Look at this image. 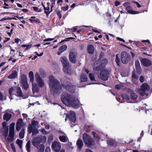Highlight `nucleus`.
Listing matches in <instances>:
<instances>
[{"label":"nucleus","instance_id":"14","mask_svg":"<svg viewBox=\"0 0 152 152\" xmlns=\"http://www.w3.org/2000/svg\"><path fill=\"white\" fill-rule=\"evenodd\" d=\"M52 147L56 152H58L61 148L60 143L58 142H54L52 145Z\"/></svg>","mask_w":152,"mask_h":152},{"label":"nucleus","instance_id":"4","mask_svg":"<svg viewBox=\"0 0 152 152\" xmlns=\"http://www.w3.org/2000/svg\"><path fill=\"white\" fill-rule=\"evenodd\" d=\"M15 123H12L10 125L8 136L5 138V140L7 143L12 142L15 139Z\"/></svg>","mask_w":152,"mask_h":152},{"label":"nucleus","instance_id":"35","mask_svg":"<svg viewBox=\"0 0 152 152\" xmlns=\"http://www.w3.org/2000/svg\"><path fill=\"white\" fill-rule=\"evenodd\" d=\"M67 48V46L66 45H64L61 46L59 49V50L61 53L65 50Z\"/></svg>","mask_w":152,"mask_h":152},{"label":"nucleus","instance_id":"61","mask_svg":"<svg viewBox=\"0 0 152 152\" xmlns=\"http://www.w3.org/2000/svg\"><path fill=\"white\" fill-rule=\"evenodd\" d=\"M20 41V40L18 38H16L15 39V42L17 44H18Z\"/></svg>","mask_w":152,"mask_h":152},{"label":"nucleus","instance_id":"2","mask_svg":"<svg viewBox=\"0 0 152 152\" xmlns=\"http://www.w3.org/2000/svg\"><path fill=\"white\" fill-rule=\"evenodd\" d=\"M49 84L52 93L55 94L60 92L61 87L59 82L52 75L49 77Z\"/></svg>","mask_w":152,"mask_h":152},{"label":"nucleus","instance_id":"39","mask_svg":"<svg viewBox=\"0 0 152 152\" xmlns=\"http://www.w3.org/2000/svg\"><path fill=\"white\" fill-rule=\"evenodd\" d=\"M16 143L18 145L20 148L21 149L22 147V145L23 143L22 141L19 139H18L16 141Z\"/></svg>","mask_w":152,"mask_h":152},{"label":"nucleus","instance_id":"36","mask_svg":"<svg viewBox=\"0 0 152 152\" xmlns=\"http://www.w3.org/2000/svg\"><path fill=\"white\" fill-rule=\"evenodd\" d=\"M21 79L22 83L27 82V76L25 74L21 75Z\"/></svg>","mask_w":152,"mask_h":152},{"label":"nucleus","instance_id":"40","mask_svg":"<svg viewBox=\"0 0 152 152\" xmlns=\"http://www.w3.org/2000/svg\"><path fill=\"white\" fill-rule=\"evenodd\" d=\"M23 86L25 90L27 89L28 87V85L27 82L22 83Z\"/></svg>","mask_w":152,"mask_h":152},{"label":"nucleus","instance_id":"41","mask_svg":"<svg viewBox=\"0 0 152 152\" xmlns=\"http://www.w3.org/2000/svg\"><path fill=\"white\" fill-rule=\"evenodd\" d=\"M39 124V122L37 121H35V120H33L31 122V125L33 127H35L37 126Z\"/></svg>","mask_w":152,"mask_h":152},{"label":"nucleus","instance_id":"34","mask_svg":"<svg viewBox=\"0 0 152 152\" xmlns=\"http://www.w3.org/2000/svg\"><path fill=\"white\" fill-rule=\"evenodd\" d=\"M7 123L5 122H3L2 123V128L4 130H8L9 126L7 125Z\"/></svg>","mask_w":152,"mask_h":152},{"label":"nucleus","instance_id":"58","mask_svg":"<svg viewBox=\"0 0 152 152\" xmlns=\"http://www.w3.org/2000/svg\"><path fill=\"white\" fill-rule=\"evenodd\" d=\"M57 13L59 18H61V15L60 12L59 11H58L57 12Z\"/></svg>","mask_w":152,"mask_h":152},{"label":"nucleus","instance_id":"64","mask_svg":"<svg viewBox=\"0 0 152 152\" xmlns=\"http://www.w3.org/2000/svg\"><path fill=\"white\" fill-rule=\"evenodd\" d=\"M45 152H50V148L49 147L46 148Z\"/></svg>","mask_w":152,"mask_h":152},{"label":"nucleus","instance_id":"6","mask_svg":"<svg viewBox=\"0 0 152 152\" xmlns=\"http://www.w3.org/2000/svg\"><path fill=\"white\" fill-rule=\"evenodd\" d=\"M38 139L37 138H33L32 140V144L37 148L39 152H43L45 149L44 146L42 144H39L40 142L39 141L37 142L38 140Z\"/></svg>","mask_w":152,"mask_h":152},{"label":"nucleus","instance_id":"51","mask_svg":"<svg viewBox=\"0 0 152 152\" xmlns=\"http://www.w3.org/2000/svg\"><path fill=\"white\" fill-rule=\"evenodd\" d=\"M132 81H134V79H137V78H138L137 76L135 75V73L134 72H132Z\"/></svg>","mask_w":152,"mask_h":152},{"label":"nucleus","instance_id":"26","mask_svg":"<svg viewBox=\"0 0 152 152\" xmlns=\"http://www.w3.org/2000/svg\"><path fill=\"white\" fill-rule=\"evenodd\" d=\"M12 117V115L7 112H6L3 115V119L4 120L8 121H9Z\"/></svg>","mask_w":152,"mask_h":152},{"label":"nucleus","instance_id":"32","mask_svg":"<svg viewBox=\"0 0 152 152\" xmlns=\"http://www.w3.org/2000/svg\"><path fill=\"white\" fill-rule=\"evenodd\" d=\"M88 77L86 75L82 74L80 76V80L81 82H85L87 81Z\"/></svg>","mask_w":152,"mask_h":152},{"label":"nucleus","instance_id":"62","mask_svg":"<svg viewBox=\"0 0 152 152\" xmlns=\"http://www.w3.org/2000/svg\"><path fill=\"white\" fill-rule=\"evenodd\" d=\"M41 132L44 134H46L47 133V132L46 130L44 129H42L41 130Z\"/></svg>","mask_w":152,"mask_h":152},{"label":"nucleus","instance_id":"54","mask_svg":"<svg viewBox=\"0 0 152 152\" xmlns=\"http://www.w3.org/2000/svg\"><path fill=\"white\" fill-rule=\"evenodd\" d=\"M121 2L118 1L116 0L115 2V5L116 7L119 6Z\"/></svg>","mask_w":152,"mask_h":152},{"label":"nucleus","instance_id":"23","mask_svg":"<svg viewBox=\"0 0 152 152\" xmlns=\"http://www.w3.org/2000/svg\"><path fill=\"white\" fill-rule=\"evenodd\" d=\"M33 138H38V140L37 141V142L38 141L40 142V143H45L46 142V137L45 136H37V137H34Z\"/></svg>","mask_w":152,"mask_h":152},{"label":"nucleus","instance_id":"8","mask_svg":"<svg viewBox=\"0 0 152 152\" xmlns=\"http://www.w3.org/2000/svg\"><path fill=\"white\" fill-rule=\"evenodd\" d=\"M83 140L85 144L88 146L91 145H94V142L89 136L86 133H84L83 135Z\"/></svg>","mask_w":152,"mask_h":152},{"label":"nucleus","instance_id":"31","mask_svg":"<svg viewBox=\"0 0 152 152\" xmlns=\"http://www.w3.org/2000/svg\"><path fill=\"white\" fill-rule=\"evenodd\" d=\"M88 52L90 54H92L94 50V46L91 45H88Z\"/></svg>","mask_w":152,"mask_h":152},{"label":"nucleus","instance_id":"53","mask_svg":"<svg viewBox=\"0 0 152 152\" xmlns=\"http://www.w3.org/2000/svg\"><path fill=\"white\" fill-rule=\"evenodd\" d=\"M10 146L13 152H16V148L14 146V144L13 143H11Z\"/></svg>","mask_w":152,"mask_h":152},{"label":"nucleus","instance_id":"56","mask_svg":"<svg viewBox=\"0 0 152 152\" xmlns=\"http://www.w3.org/2000/svg\"><path fill=\"white\" fill-rule=\"evenodd\" d=\"M140 80L141 83H143L144 81V78L143 76H141L140 78Z\"/></svg>","mask_w":152,"mask_h":152},{"label":"nucleus","instance_id":"45","mask_svg":"<svg viewBox=\"0 0 152 152\" xmlns=\"http://www.w3.org/2000/svg\"><path fill=\"white\" fill-rule=\"evenodd\" d=\"M107 142L108 145L111 146L113 145L114 143V142L113 140H108L107 141Z\"/></svg>","mask_w":152,"mask_h":152},{"label":"nucleus","instance_id":"55","mask_svg":"<svg viewBox=\"0 0 152 152\" xmlns=\"http://www.w3.org/2000/svg\"><path fill=\"white\" fill-rule=\"evenodd\" d=\"M69 7L68 5H66L65 7H62V9L64 11H66L68 9Z\"/></svg>","mask_w":152,"mask_h":152},{"label":"nucleus","instance_id":"37","mask_svg":"<svg viewBox=\"0 0 152 152\" xmlns=\"http://www.w3.org/2000/svg\"><path fill=\"white\" fill-rule=\"evenodd\" d=\"M30 144L31 142L29 140L28 142L26 145V149L28 152H30Z\"/></svg>","mask_w":152,"mask_h":152},{"label":"nucleus","instance_id":"46","mask_svg":"<svg viewBox=\"0 0 152 152\" xmlns=\"http://www.w3.org/2000/svg\"><path fill=\"white\" fill-rule=\"evenodd\" d=\"M115 61L118 66L119 65V63L120 62L119 58L118 57V55L117 54L116 55Z\"/></svg>","mask_w":152,"mask_h":152},{"label":"nucleus","instance_id":"33","mask_svg":"<svg viewBox=\"0 0 152 152\" xmlns=\"http://www.w3.org/2000/svg\"><path fill=\"white\" fill-rule=\"evenodd\" d=\"M52 7L50 10V8L49 7H45V12L47 15H49L50 13L52 11Z\"/></svg>","mask_w":152,"mask_h":152},{"label":"nucleus","instance_id":"3","mask_svg":"<svg viewBox=\"0 0 152 152\" xmlns=\"http://www.w3.org/2000/svg\"><path fill=\"white\" fill-rule=\"evenodd\" d=\"M69 80L66 77H64L61 79V81L62 86L66 90L71 92H74L75 87L70 84Z\"/></svg>","mask_w":152,"mask_h":152},{"label":"nucleus","instance_id":"9","mask_svg":"<svg viewBox=\"0 0 152 152\" xmlns=\"http://www.w3.org/2000/svg\"><path fill=\"white\" fill-rule=\"evenodd\" d=\"M66 118L65 119L66 121L67 119L69 120L70 122H74L76 121V118L75 113L71 111L69 112L68 114H66Z\"/></svg>","mask_w":152,"mask_h":152},{"label":"nucleus","instance_id":"17","mask_svg":"<svg viewBox=\"0 0 152 152\" xmlns=\"http://www.w3.org/2000/svg\"><path fill=\"white\" fill-rule=\"evenodd\" d=\"M141 63L145 66H150L151 64V61L148 59L143 58L141 61Z\"/></svg>","mask_w":152,"mask_h":152},{"label":"nucleus","instance_id":"49","mask_svg":"<svg viewBox=\"0 0 152 152\" xmlns=\"http://www.w3.org/2000/svg\"><path fill=\"white\" fill-rule=\"evenodd\" d=\"M76 57L69 58L71 62L75 64L76 63Z\"/></svg>","mask_w":152,"mask_h":152},{"label":"nucleus","instance_id":"24","mask_svg":"<svg viewBox=\"0 0 152 152\" xmlns=\"http://www.w3.org/2000/svg\"><path fill=\"white\" fill-rule=\"evenodd\" d=\"M126 10L129 13L132 14H135L139 13L138 12L133 11L132 8L130 6L126 7Z\"/></svg>","mask_w":152,"mask_h":152},{"label":"nucleus","instance_id":"5","mask_svg":"<svg viewBox=\"0 0 152 152\" xmlns=\"http://www.w3.org/2000/svg\"><path fill=\"white\" fill-rule=\"evenodd\" d=\"M107 63V59L100 58L98 61L94 63L93 66V69L95 71L99 70L101 67H104Z\"/></svg>","mask_w":152,"mask_h":152},{"label":"nucleus","instance_id":"43","mask_svg":"<svg viewBox=\"0 0 152 152\" xmlns=\"http://www.w3.org/2000/svg\"><path fill=\"white\" fill-rule=\"evenodd\" d=\"M8 130H5L2 131V132L3 133V135L5 137V138H6V137L8 136Z\"/></svg>","mask_w":152,"mask_h":152},{"label":"nucleus","instance_id":"19","mask_svg":"<svg viewBox=\"0 0 152 152\" xmlns=\"http://www.w3.org/2000/svg\"><path fill=\"white\" fill-rule=\"evenodd\" d=\"M128 91L131 94V99L135 100L137 99V94L134 93V91L130 89L129 88L127 89Z\"/></svg>","mask_w":152,"mask_h":152},{"label":"nucleus","instance_id":"1","mask_svg":"<svg viewBox=\"0 0 152 152\" xmlns=\"http://www.w3.org/2000/svg\"><path fill=\"white\" fill-rule=\"evenodd\" d=\"M61 99L64 104L69 107L75 109L78 108L80 107L79 100L73 94L64 92L61 96Z\"/></svg>","mask_w":152,"mask_h":152},{"label":"nucleus","instance_id":"42","mask_svg":"<svg viewBox=\"0 0 152 152\" xmlns=\"http://www.w3.org/2000/svg\"><path fill=\"white\" fill-rule=\"evenodd\" d=\"M76 54L75 53H73L72 51L70 52L69 58L76 57Z\"/></svg>","mask_w":152,"mask_h":152},{"label":"nucleus","instance_id":"30","mask_svg":"<svg viewBox=\"0 0 152 152\" xmlns=\"http://www.w3.org/2000/svg\"><path fill=\"white\" fill-rule=\"evenodd\" d=\"M77 145L78 148L80 150L83 145V142L82 140L80 139L78 140L77 142Z\"/></svg>","mask_w":152,"mask_h":152},{"label":"nucleus","instance_id":"60","mask_svg":"<svg viewBox=\"0 0 152 152\" xmlns=\"http://www.w3.org/2000/svg\"><path fill=\"white\" fill-rule=\"evenodd\" d=\"M129 2H125V3H124L123 5L125 7H127V6H129Z\"/></svg>","mask_w":152,"mask_h":152},{"label":"nucleus","instance_id":"44","mask_svg":"<svg viewBox=\"0 0 152 152\" xmlns=\"http://www.w3.org/2000/svg\"><path fill=\"white\" fill-rule=\"evenodd\" d=\"M122 97L124 99H125L127 100H129L130 99L129 96L126 94H122Z\"/></svg>","mask_w":152,"mask_h":152},{"label":"nucleus","instance_id":"13","mask_svg":"<svg viewBox=\"0 0 152 152\" xmlns=\"http://www.w3.org/2000/svg\"><path fill=\"white\" fill-rule=\"evenodd\" d=\"M99 76L102 80H107L108 79V72L107 70H103L101 72Z\"/></svg>","mask_w":152,"mask_h":152},{"label":"nucleus","instance_id":"21","mask_svg":"<svg viewBox=\"0 0 152 152\" xmlns=\"http://www.w3.org/2000/svg\"><path fill=\"white\" fill-rule=\"evenodd\" d=\"M15 95L18 97H23V95L20 88L19 87H16Z\"/></svg>","mask_w":152,"mask_h":152},{"label":"nucleus","instance_id":"63","mask_svg":"<svg viewBox=\"0 0 152 152\" xmlns=\"http://www.w3.org/2000/svg\"><path fill=\"white\" fill-rule=\"evenodd\" d=\"M3 99V94L0 92V100H2Z\"/></svg>","mask_w":152,"mask_h":152},{"label":"nucleus","instance_id":"28","mask_svg":"<svg viewBox=\"0 0 152 152\" xmlns=\"http://www.w3.org/2000/svg\"><path fill=\"white\" fill-rule=\"evenodd\" d=\"M17 76V72L16 71H13L12 74L7 77L9 79H13L15 78Z\"/></svg>","mask_w":152,"mask_h":152},{"label":"nucleus","instance_id":"47","mask_svg":"<svg viewBox=\"0 0 152 152\" xmlns=\"http://www.w3.org/2000/svg\"><path fill=\"white\" fill-rule=\"evenodd\" d=\"M33 10L34 11L36 12H41V9H39L37 7H32Z\"/></svg>","mask_w":152,"mask_h":152},{"label":"nucleus","instance_id":"22","mask_svg":"<svg viewBox=\"0 0 152 152\" xmlns=\"http://www.w3.org/2000/svg\"><path fill=\"white\" fill-rule=\"evenodd\" d=\"M32 90L34 94L35 93H38L39 91V88L38 87L37 84L36 83H32Z\"/></svg>","mask_w":152,"mask_h":152},{"label":"nucleus","instance_id":"15","mask_svg":"<svg viewBox=\"0 0 152 152\" xmlns=\"http://www.w3.org/2000/svg\"><path fill=\"white\" fill-rule=\"evenodd\" d=\"M24 123H23V119L21 118L19 119L16 123V129L17 131H19L21 128L23 126Z\"/></svg>","mask_w":152,"mask_h":152},{"label":"nucleus","instance_id":"7","mask_svg":"<svg viewBox=\"0 0 152 152\" xmlns=\"http://www.w3.org/2000/svg\"><path fill=\"white\" fill-rule=\"evenodd\" d=\"M149 89V87L148 85L146 83L142 84L140 89L138 90V88L135 89L136 92H138L142 96H144L146 92Z\"/></svg>","mask_w":152,"mask_h":152},{"label":"nucleus","instance_id":"12","mask_svg":"<svg viewBox=\"0 0 152 152\" xmlns=\"http://www.w3.org/2000/svg\"><path fill=\"white\" fill-rule=\"evenodd\" d=\"M121 60L123 64H126L128 61L129 57L127 52L124 51L121 53Z\"/></svg>","mask_w":152,"mask_h":152},{"label":"nucleus","instance_id":"57","mask_svg":"<svg viewBox=\"0 0 152 152\" xmlns=\"http://www.w3.org/2000/svg\"><path fill=\"white\" fill-rule=\"evenodd\" d=\"M54 40L53 38H47V39H44L43 41L44 42L51 41Z\"/></svg>","mask_w":152,"mask_h":152},{"label":"nucleus","instance_id":"25","mask_svg":"<svg viewBox=\"0 0 152 152\" xmlns=\"http://www.w3.org/2000/svg\"><path fill=\"white\" fill-rule=\"evenodd\" d=\"M135 65L137 71L138 73L141 72V67L139 61L138 60H136L135 61Z\"/></svg>","mask_w":152,"mask_h":152},{"label":"nucleus","instance_id":"20","mask_svg":"<svg viewBox=\"0 0 152 152\" xmlns=\"http://www.w3.org/2000/svg\"><path fill=\"white\" fill-rule=\"evenodd\" d=\"M16 87H12L10 88L9 90V93L10 95V96H9V98L11 99H13L12 96L13 95H15V93Z\"/></svg>","mask_w":152,"mask_h":152},{"label":"nucleus","instance_id":"59","mask_svg":"<svg viewBox=\"0 0 152 152\" xmlns=\"http://www.w3.org/2000/svg\"><path fill=\"white\" fill-rule=\"evenodd\" d=\"M51 3H52V8H53V6L55 4V3L56 2L55 0H50Z\"/></svg>","mask_w":152,"mask_h":152},{"label":"nucleus","instance_id":"29","mask_svg":"<svg viewBox=\"0 0 152 152\" xmlns=\"http://www.w3.org/2000/svg\"><path fill=\"white\" fill-rule=\"evenodd\" d=\"M28 76L30 79V81L32 83H34V73L33 71H31L28 73Z\"/></svg>","mask_w":152,"mask_h":152},{"label":"nucleus","instance_id":"11","mask_svg":"<svg viewBox=\"0 0 152 152\" xmlns=\"http://www.w3.org/2000/svg\"><path fill=\"white\" fill-rule=\"evenodd\" d=\"M28 132L29 134L32 133L33 136L37 135L39 132L38 129L35 127L32 126L31 124L29 125L28 128Z\"/></svg>","mask_w":152,"mask_h":152},{"label":"nucleus","instance_id":"27","mask_svg":"<svg viewBox=\"0 0 152 152\" xmlns=\"http://www.w3.org/2000/svg\"><path fill=\"white\" fill-rule=\"evenodd\" d=\"M59 138V140L62 142H65L68 140V138L66 136L65 134H64L63 135L60 136Z\"/></svg>","mask_w":152,"mask_h":152},{"label":"nucleus","instance_id":"50","mask_svg":"<svg viewBox=\"0 0 152 152\" xmlns=\"http://www.w3.org/2000/svg\"><path fill=\"white\" fill-rule=\"evenodd\" d=\"M89 75L90 80H94L95 79V77L93 74L91 73H89Z\"/></svg>","mask_w":152,"mask_h":152},{"label":"nucleus","instance_id":"18","mask_svg":"<svg viewBox=\"0 0 152 152\" xmlns=\"http://www.w3.org/2000/svg\"><path fill=\"white\" fill-rule=\"evenodd\" d=\"M61 61L63 66V67L69 65L68 60L65 57H63L61 58Z\"/></svg>","mask_w":152,"mask_h":152},{"label":"nucleus","instance_id":"48","mask_svg":"<svg viewBox=\"0 0 152 152\" xmlns=\"http://www.w3.org/2000/svg\"><path fill=\"white\" fill-rule=\"evenodd\" d=\"M123 87V85L121 84L116 85L115 86L116 88L118 89H121Z\"/></svg>","mask_w":152,"mask_h":152},{"label":"nucleus","instance_id":"38","mask_svg":"<svg viewBox=\"0 0 152 152\" xmlns=\"http://www.w3.org/2000/svg\"><path fill=\"white\" fill-rule=\"evenodd\" d=\"M25 134V131L24 129H23L21 130L20 131L19 134V137L20 138H23L24 137Z\"/></svg>","mask_w":152,"mask_h":152},{"label":"nucleus","instance_id":"16","mask_svg":"<svg viewBox=\"0 0 152 152\" xmlns=\"http://www.w3.org/2000/svg\"><path fill=\"white\" fill-rule=\"evenodd\" d=\"M63 71L69 75H71L73 73L71 65H69L63 68Z\"/></svg>","mask_w":152,"mask_h":152},{"label":"nucleus","instance_id":"10","mask_svg":"<svg viewBox=\"0 0 152 152\" xmlns=\"http://www.w3.org/2000/svg\"><path fill=\"white\" fill-rule=\"evenodd\" d=\"M36 81L39 87H42L44 86L45 83L43 80L41 78L39 74L37 73L35 74Z\"/></svg>","mask_w":152,"mask_h":152},{"label":"nucleus","instance_id":"52","mask_svg":"<svg viewBox=\"0 0 152 152\" xmlns=\"http://www.w3.org/2000/svg\"><path fill=\"white\" fill-rule=\"evenodd\" d=\"M15 50H14L12 49L11 50V51L10 52V54L11 56L12 57H14L15 55Z\"/></svg>","mask_w":152,"mask_h":152}]
</instances>
